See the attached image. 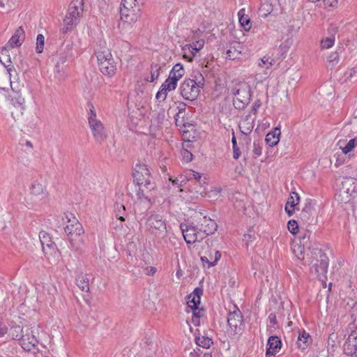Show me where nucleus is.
Wrapping results in <instances>:
<instances>
[{
  "label": "nucleus",
  "instance_id": "obj_1",
  "mask_svg": "<svg viewBox=\"0 0 357 357\" xmlns=\"http://www.w3.org/2000/svg\"><path fill=\"white\" fill-rule=\"evenodd\" d=\"M66 218L67 225L64 227V231L68 237L70 248L76 252H81L84 245L83 227L73 214H66Z\"/></svg>",
  "mask_w": 357,
  "mask_h": 357
},
{
  "label": "nucleus",
  "instance_id": "obj_2",
  "mask_svg": "<svg viewBox=\"0 0 357 357\" xmlns=\"http://www.w3.org/2000/svg\"><path fill=\"white\" fill-rule=\"evenodd\" d=\"M83 7V0H73L70 3L61 29L63 34L71 31L77 25L82 15Z\"/></svg>",
  "mask_w": 357,
  "mask_h": 357
},
{
  "label": "nucleus",
  "instance_id": "obj_3",
  "mask_svg": "<svg viewBox=\"0 0 357 357\" xmlns=\"http://www.w3.org/2000/svg\"><path fill=\"white\" fill-rule=\"evenodd\" d=\"M234 95L233 105L237 109H243L250 102L251 98V89L249 84L245 82H239L232 90Z\"/></svg>",
  "mask_w": 357,
  "mask_h": 357
},
{
  "label": "nucleus",
  "instance_id": "obj_4",
  "mask_svg": "<svg viewBox=\"0 0 357 357\" xmlns=\"http://www.w3.org/2000/svg\"><path fill=\"white\" fill-rule=\"evenodd\" d=\"M96 54L101 73L112 77L116 73V67L110 51L107 48H104L102 50H98Z\"/></svg>",
  "mask_w": 357,
  "mask_h": 357
},
{
  "label": "nucleus",
  "instance_id": "obj_5",
  "mask_svg": "<svg viewBox=\"0 0 357 357\" xmlns=\"http://www.w3.org/2000/svg\"><path fill=\"white\" fill-rule=\"evenodd\" d=\"M314 259L312 260V269H314L317 276L324 275L328 267V258L321 249H314Z\"/></svg>",
  "mask_w": 357,
  "mask_h": 357
},
{
  "label": "nucleus",
  "instance_id": "obj_6",
  "mask_svg": "<svg viewBox=\"0 0 357 357\" xmlns=\"http://www.w3.org/2000/svg\"><path fill=\"white\" fill-rule=\"evenodd\" d=\"M227 323L231 335H234L241 333L243 326L241 312L238 309L230 312L228 314Z\"/></svg>",
  "mask_w": 357,
  "mask_h": 357
},
{
  "label": "nucleus",
  "instance_id": "obj_7",
  "mask_svg": "<svg viewBox=\"0 0 357 357\" xmlns=\"http://www.w3.org/2000/svg\"><path fill=\"white\" fill-rule=\"evenodd\" d=\"M147 224L153 234L161 235L162 237L166 236V223L160 215L156 214L151 215L147 220Z\"/></svg>",
  "mask_w": 357,
  "mask_h": 357
},
{
  "label": "nucleus",
  "instance_id": "obj_8",
  "mask_svg": "<svg viewBox=\"0 0 357 357\" xmlns=\"http://www.w3.org/2000/svg\"><path fill=\"white\" fill-rule=\"evenodd\" d=\"M180 93L182 97L188 100H195L199 94L200 89L192 81L185 79L180 86Z\"/></svg>",
  "mask_w": 357,
  "mask_h": 357
},
{
  "label": "nucleus",
  "instance_id": "obj_9",
  "mask_svg": "<svg viewBox=\"0 0 357 357\" xmlns=\"http://www.w3.org/2000/svg\"><path fill=\"white\" fill-rule=\"evenodd\" d=\"M38 344L36 336L35 329L28 328L24 331L21 340V344L24 349L30 351Z\"/></svg>",
  "mask_w": 357,
  "mask_h": 357
},
{
  "label": "nucleus",
  "instance_id": "obj_10",
  "mask_svg": "<svg viewBox=\"0 0 357 357\" xmlns=\"http://www.w3.org/2000/svg\"><path fill=\"white\" fill-rule=\"evenodd\" d=\"M39 238L43 248V251L47 257L56 254L57 248L56 244L52 241L49 234L42 231L39 233Z\"/></svg>",
  "mask_w": 357,
  "mask_h": 357
},
{
  "label": "nucleus",
  "instance_id": "obj_11",
  "mask_svg": "<svg viewBox=\"0 0 357 357\" xmlns=\"http://www.w3.org/2000/svg\"><path fill=\"white\" fill-rule=\"evenodd\" d=\"M89 123L96 142L101 143L106 137L107 134L101 121L96 118H89Z\"/></svg>",
  "mask_w": 357,
  "mask_h": 357
},
{
  "label": "nucleus",
  "instance_id": "obj_12",
  "mask_svg": "<svg viewBox=\"0 0 357 357\" xmlns=\"http://www.w3.org/2000/svg\"><path fill=\"white\" fill-rule=\"evenodd\" d=\"M121 21L122 23L132 24L137 22L140 15V8H121Z\"/></svg>",
  "mask_w": 357,
  "mask_h": 357
},
{
  "label": "nucleus",
  "instance_id": "obj_13",
  "mask_svg": "<svg viewBox=\"0 0 357 357\" xmlns=\"http://www.w3.org/2000/svg\"><path fill=\"white\" fill-rule=\"evenodd\" d=\"M180 228L186 243L192 244L197 241L198 233L197 231V227L192 225L181 223Z\"/></svg>",
  "mask_w": 357,
  "mask_h": 357
},
{
  "label": "nucleus",
  "instance_id": "obj_14",
  "mask_svg": "<svg viewBox=\"0 0 357 357\" xmlns=\"http://www.w3.org/2000/svg\"><path fill=\"white\" fill-rule=\"evenodd\" d=\"M344 353L357 357V326L349 335L343 346Z\"/></svg>",
  "mask_w": 357,
  "mask_h": 357
},
{
  "label": "nucleus",
  "instance_id": "obj_15",
  "mask_svg": "<svg viewBox=\"0 0 357 357\" xmlns=\"http://www.w3.org/2000/svg\"><path fill=\"white\" fill-rule=\"evenodd\" d=\"M151 175L150 171L144 164L137 165L133 172L134 181L137 185H142L143 181Z\"/></svg>",
  "mask_w": 357,
  "mask_h": 357
},
{
  "label": "nucleus",
  "instance_id": "obj_16",
  "mask_svg": "<svg viewBox=\"0 0 357 357\" xmlns=\"http://www.w3.org/2000/svg\"><path fill=\"white\" fill-rule=\"evenodd\" d=\"M66 57L64 56H60L57 61L54 70V77L59 81L64 80L68 76L67 68L68 66L66 64Z\"/></svg>",
  "mask_w": 357,
  "mask_h": 357
},
{
  "label": "nucleus",
  "instance_id": "obj_17",
  "mask_svg": "<svg viewBox=\"0 0 357 357\" xmlns=\"http://www.w3.org/2000/svg\"><path fill=\"white\" fill-rule=\"evenodd\" d=\"M197 227H199V231H203L207 235L213 234L218 228L216 222L206 216H204L198 222Z\"/></svg>",
  "mask_w": 357,
  "mask_h": 357
},
{
  "label": "nucleus",
  "instance_id": "obj_18",
  "mask_svg": "<svg viewBox=\"0 0 357 357\" xmlns=\"http://www.w3.org/2000/svg\"><path fill=\"white\" fill-rule=\"evenodd\" d=\"M255 119L251 117L250 114L243 116L239 123L238 128L243 135H249L254 128Z\"/></svg>",
  "mask_w": 357,
  "mask_h": 357
},
{
  "label": "nucleus",
  "instance_id": "obj_19",
  "mask_svg": "<svg viewBox=\"0 0 357 357\" xmlns=\"http://www.w3.org/2000/svg\"><path fill=\"white\" fill-rule=\"evenodd\" d=\"M281 340L278 336H271L267 342L266 356H275L281 349Z\"/></svg>",
  "mask_w": 357,
  "mask_h": 357
},
{
  "label": "nucleus",
  "instance_id": "obj_20",
  "mask_svg": "<svg viewBox=\"0 0 357 357\" xmlns=\"http://www.w3.org/2000/svg\"><path fill=\"white\" fill-rule=\"evenodd\" d=\"M343 193L353 196L357 192V180L352 177L344 178L342 182V190Z\"/></svg>",
  "mask_w": 357,
  "mask_h": 357
},
{
  "label": "nucleus",
  "instance_id": "obj_21",
  "mask_svg": "<svg viewBox=\"0 0 357 357\" xmlns=\"http://www.w3.org/2000/svg\"><path fill=\"white\" fill-rule=\"evenodd\" d=\"M11 102L13 105L19 109V112L15 116L13 112H11L12 116L15 119L16 118H19L23 114V110L24 109V98L18 93V92H14L13 95L11 96Z\"/></svg>",
  "mask_w": 357,
  "mask_h": 357
},
{
  "label": "nucleus",
  "instance_id": "obj_22",
  "mask_svg": "<svg viewBox=\"0 0 357 357\" xmlns=\"http://www.w3.org/2000/svg\"><path fill=\"white\" fill-rule=\"evenodd\" d=\"M221 257V253L218 250H214V255L210 251L207 255L201 256V261L203 266L210 268L216 265Z\"/></svg>",
  "mask_w": 357,
  "mask_h": 357
},
{
  "label": "nucleus",
  "instance_id": "obj_23",
  "mask_svg": "<svg viewBox=\"0 0 357 357\" xmlns=\"http://www.w3.org/2000/svg\"><path fill=\"white\" fill-rule=\"evenodd\" d=\"M25 39V32L22 26L18 27L8 41L9 47L13 48L22 45Z\"/></svg>",
  "mask_w": 357,
  "mask_h": 357
},
{
  "label": "nucleus",
  "instance_id": "obj_24",
  "mask_svg": "<svg viewBox=\"0 0 357 357\" xmlns=\"http://www.w3.org/2000/svg\"><path fill=\"white\" fill-rule=\"evenodd\" d=\"M300 200V197L296 192H291L290 194L289 197L288 198L287 202L285 205V211L288 214L289 216H291L296 206L298 205Z\"/></svg>",
  "mask_w": 357,
  "mask_h": 357
},
{
  "label": "nucleus",
  "instance_id": "obj_25",
  "mask_svg": "<svg viewBox=\"0 0 357 357\" xmlns=\"http://www.w3.org/2000/svg\"><path fill=\"white\" fill-rule=\"evenodd\" d=\"M241 53V46L236 42L230 44L226 51V58L230 60L238 59Z\"/></svg>",
  "mask_w": 357,
  "mask_h": 357
},
{
  "label": "nucleus",
  "instance_id": "obj_26",
  "mask_svg": "<svg viewBox=\"0 0 357 357\" xmlns=\"http://www.w3.org/2000/svg\"><path fill=\"white\" fill-rule=\"evenodd\" d=\"M313 206L311 203H307L300 213L301 219L303 222L310 224L313 220Z\"/></svg>",
  "mask_w": 357,
  "mask_h": 357
},
{
  "label": "nucleus",
  "instance_id": "obj_27",
  "mask_svg": "<svg viewBox=\"0 0 357 357\" xmlns=\"http://www.w3.org/2000/svg\"><path fill=\"white\" fill-rule=\"evenodd\" d=\"M280 130L278 128H274L273 130L269 132L266 136L265 141L268 145L270 146H274L279 142L280 135Z\"/></svg>",
  "mask_w": 357,
  "mask_h": 357
},
{
  "label": "nucleus",
  "instance_id": "obj_28",
  "mask_svg": "<svg viewBox=\"0 0 357 357\" xmlns=\"http://www.w3.org/2000/svg\"><path fill=\"white\" fill-rule=\"evenodd\" d=\"M185 74V70L183 68V66L181 63H178L175 64L172 69L169 72V77L172 78V79H175L176 82H178V81L183 77V76Z\"/></svg>",
  "mask_w": 357,
  "mask_h": 357
},
{
  "label": "nucleus",
  "instance_id": "obj_29",
  "mask_svg": "<svg viewBox=\"0 0 357 357\" xmlns=\"http://www.w3.org/2000/svg\"><path fill=\"white\" fill-rule=\"evenodd\" d=\"M311 337L308 333L305 331L300 332L296 342L298 347L302 350L305 349L310 344Z\"/></svg>",
  "mask_w": 357,
  "mask_h": 357
},
{
  "label": "nucleus",
  "instance_id": "obj_30",
  "mask_svg": "<svg viewBox=\"0 0 357 357\" xmlns=\"http://www.w3.org/2000/svg\"><path fill=\"white\" fill-rule=\"evenodd\" d=\"M77 287L84 292H89L90 289L89 279L87 275L80 274L76 279Z\"/></svg>",
  "mask_w": 357,
  "mask_h": 357
},
{
  "label": "nucleus",
  "instance_id": "obj_31",
  "mask_svg": "<svg viewBox=\"0 0 357 357\" xmlns=\"http://www.w3.org/2000/svg\"><path fill=\"white\" fill-rule=\"evenodd\" d=\"M344 142V140H339L337 142V145L344 154L350 153L357 145V140L356 138L350 139L344 146H343Z\"/></svg>",
  "mask_w": 357,
  "mask_h": 357
},
{
  "label": "nucleus",
  "instance_id": "obj_32",
  "mask_svg": "<svg viewBox=\"0 0 357 357\" xmlns=\"http://www.w3.org/2000/svg\"><path fill=\"white\" fill-rule=\"evenodd\" d=\"M193 82V83L200 89L204 86L205 80L202 74L198 71L194 72L192 75V78L188 79Z\"/></svg>",
  "mask_w": 357,
  "mask_h": 357
},
{
  "label": "nucleus",
  "instance_id": "obj_33",
  "mask_svg": "<svg viewBox=\"0 0 357 357\" xmlns=\"http://www.w3.org/2000/svg\"><path fill=\"white\" fill-rule=\"evenodd\" d=\"M238 15L241 25L245 30H249L250 28L249 26L250 20L248 16L245 15V9L243 8L240 10L238 13Z\"/></svg>",
  "mask_w": 357,
  "mask_h": 357
},
{
  "label": "nucleus",
  "instance_id": "obj_34",
  "mask_svg": "<svg viewBox=\"0 0 357 357\" xmlns=\"http://www.w3.org/2000/svg\"><path fill=\"white\" fill-rule=\"evenodd\" d=\"M24 331H23V328L20 326H15L10 328L9 332V335L13 339V340H22V337Z\"/></svg>",
  "mask_w": 357,
  "mask_h": 357
},
{
  "label": "nucleus",
  "instance_id": "obj_35",
  "mask_svg": "<svg viewBox=\"0 0 357 357\" xmlns=\"http://www.w3.org/2000/svg\"><path fill=\"white\" fill-rule=\"evenodd\" d=\"M196 344L205 349H208L211 344H213V341L211 338L205 336L197 337L195 338Z\"/></svg>",
  "mask_w": 357,
  "mask_h": 357
},
{
  "label": "nucleus",
  "instance_id": "obj_36",
  "mask_svg": "<svg viewBox=\"0 0 357 357\" xmlns=\"http://www.w3.org/2000/svg\"><path fill=\"white\" fill-rule=\"evenodd\" d=\"M160 66L158 64H152L151 66V77L148 79H146V81L149 82H153L155 80H156L159 75H160Z\"/></svg>",
  "mask_w": 357,
  "mask_h": 357
},
{
  "label": "nucleus",
  "instance_id": "obj_37",
  "mask_svg": "<svg viewBox=\"0 0 357 357\" xmlns=\"http://www.w3.org/2000/svg\"><path fill=\"white\" fill-rule=\"evenodd\" d=\"M275 60L269 56H264L258 61V66L262 68L269 69L275 63Z\"/></svg>",
  "mask_w": 357,
  "mask_h": 357
},
{
  "label": "nucleus",
  "instance_id": "obj_38",
  "mask_svg": "<svg viewBox=\"0 0 357 357\" xmlns=\"http://www.w3.org/2000/svg\"><path fill=\"white\" fill-rule=\"evenodd\" d=\"M31 193L33 195H41L43 194V190H44V188H43V185L37 182V181H34L33 182V183L31 184Z\"/></svg>",
  "mask_w": 357,
  "mask_h": 357
},
{
  "label": "nucleus",
  "instance_id": "obj_39",
  "mask_svg": "<svg viewBox=\"0 0 357 357\" xmlns=\"http://www.w3.org/2000/svg\"><path fill=\"white\" fill-rule=\"evenodd\" d=\"M125 211H126V208H125L124 205L119 204V203H116V204H115L116 217L121 221H125V218L123 216Z\"/></svg>",
  "mask_w": 357,
  "mask_h": 357
},
{
  "label": "nucleus",
  "instance_id": "obj_40",
  "mask_svg": "<svg viewBox=\"0 0 357 357\" xmlns=\"http://www.w3.org/2000/svg\"><path fill=\"white\" fill-rule=\"evenodd\" d=\"M45 46V37L43 34H38L36 38V51L37 53H42Z\"/></svg>",
  "mask_w": 357,
  "mask_h": 357
},
{
  "label": "nucleus",
  "instance_id": "obj_41",
  "mask_svg": "<svg viewBox=\"0 0 357 357\" xmlns=\"http://www.w3.org/2000/svg\"><path fill=\"white\" fill-rule=\"evenodd\" d=\"M199 303L200 298L190 294L188 296V306L193 310H196L197 309V305Z\"/></svg>",
  "mask_w": 357,
  "mask_h": 357
},
{
  "label": "nucleus",
  "instance_id": "obj_42",
  "mask_svg": "<svg viewBox=\"0 0 357 357\" xmlns=\"http://www.w3.org/2000/svg\"><path fill=\"white\" fill-rule=\"evenodd\" d=\"M169 91L168 89H166L165 86L161 85L159 91L156 93L155 98L159 101H164L167 98V93Z\"/></svg>",
  "mask_w": 357,
  "mask_h": 357
},
{
  "label": "nucleus",
  "instance_id": "obj_43",
  "mask_svg": "<svg viewBox=\"0 0 357 357\" xmlns=\"http://www.w3.org/2000/svg\"><path fill=\"white\" fill-rule=\"evenodd\" d=\"M232 139H231V143H232V148H233V158L236 160L238 159L241 155V151L237 145L236 139L234 135V132H232Z\"/></svg>",
  "mask_w": 357,
  "mask_h": 357
},
{
  "label": "nucleus",
  "instance_id": "obj_44",
  "mask_svg": "<svg viewBox=\"0 0 357 357\" xmlns=\"http://www.w3.org/2000/svg\"><path fill=\"white\" fill-rule=\"evenodd\" d=\"M141 0H122V6L124 8H140Z\"/></svg>",
  "mask_w": 357,
  "mask_h": 357
},
{
  "label": "nucleus",
  "instance_id": "obj_45",
  "mask_svg": "<svg viewBox=\"0 0 357 357\" xmlns=\"http://www.w3.org/2000/svg\"><path fill=\"white\" fill-rule=\"evenodd\" d=\"M334 42H335L334 36L326 38L325 39H323L321 41V47L322 49L331 48L334 45Z\"/></svg>",
  "mask_w": 357,
  "mask_h": 357
},
{
  "label": "nucleus",
  "instance_id": "obj_46",
  "mask_svg": "<svg viewBox=\"0 0 357 357\" xmlns=\"http://www.w3.org/2000/svg\"><path fill=\"white\" fill-rule=\"evenodd\" d=\"M142 188L149 192L155 188V184L153 182L152 177L150 175L149 178H146V181H143Z\"/></svg>",
  "mask_w": 357,
  "mask_h": 357
},
{
  "label": "nucleus",
  "instance_id": "obj_47",
  "mask_svg": "<svg viewBox=\"0 0 357 357\" xmlns=\"http://www.w3.org/2000/svg\"><path fill=\"white\" fill-rule=\"evenodd\" d=\"M142 188L149 192L155 188V184L153 182L152 177L150 175L149 178H146V181H143Z\"/></svg>",
  "mask_w": 357,
  "mask_h": 357
},
{
  "label": "nucleus",
  "instance_id": "obj_48",
  "mask_svg": "<svg viewBox=\"0 0 357 357\" xmlns=\"http://www.w3.org/2000/svg\"><path fill=\"white\" fill-rule=\"evenodd\" d=\"M344 76L346 79H349V81L357 79V66L347 70L345 73Z\"/></svg>",
  "mask_w": 357,
  "mask_h": 357
},
{
  "label": "nucleus",
  "instance_id": "obj_49",
  "mask_svg": "<svg viewBox=\"0 0 357 357\" xmlns=\"http://www.w3.org/2000/svg\"><path fill=\"white\" fill-rule=\"evenodd\" d=\"M162 86H165L166 89H168L169 91H174L177 86V82H175V79H172L169 77L162 83Z\"/></svg>",
  "mask_w": 357,
  "mask_h": 357
},
{
  "label": "nucleus",
  "instance_id": "obj_50",
  "mask_svg": "<svg viewBox=\"0 0 357 357\" xmlns=\"http://www.w3.org/2000/svg\"><path fill=\"white\" fill-rule=\"evenodd\" d=\"M204 45V40L203 39L198 40L195 42H193L192 44H190V48L192 52L195 51L198 52L200 50Z\"/></svg>",
  "mask_w": 357,
  "mask_h": 357
},
{
  "label": "nucleus",
  "instance_id": "obj_51",
  "mask_svg": "<svg viewBox=\"0 0 357 357\" xmlns=\"http://www.w3.org/2000/svg\"><path fill=\"white\" fill-rule=\"evenodd\" d=\"M287 227L289 231L293 234H295L298 232V222L294 220H291L288 222Z\"/></svg>",
  "mask_w": 357,
  "mask_h": 357
},
{
  "label": "nucleus",
  "instance_id": "obj_52",
  "mask_svg": "<svg viewBox=\"0 0 357 357\" xmlns=\"http://www.w3.org/2000/svg\"><path fill=\"white\" fill-rule=\"evenodd\" d=\"M0 61L2 63V64H3V66L6 67V70H7V72L9 74V78H10V86L12 88L13 90V82L12 81V76H13V73H16V70L14 68V66L13 65H6L4 63H3L1 61V60L0 59Z\"/></svg>",
  "mask_w": 357,
  "mask_h": 357
},
{
  "label": "nucleus",
  "instance_id": "obj_53",
  "mask_svg": "<svg viewBox=\"0 0 357 357\" xmlns=\"http://www.w3.org/2000/svg\"><path fill=\"white\" fill-rule=\"evenodd\" d=\"M139 189L137 192V197L138 199H148V195H146L148 191L142 188V185H138Z\"/></svg>",
  "mask_w": 357,
  "mask_h": 357
},
{
  "label": "nucleus",
  "instance_id": "obj_54",
  "mask_svg": "<svg viewBox=\"0 0 357 357\" xmlns=\"http://www.w3.org/2000/svg\"><path fill=\"white\" fill-rule=\"evenodd\" d=\"M310 233L309 231H305L303 235L300 236L299 238L301 240V243L303 244V247L307 246L310 240Z\"/></svg>",
  "mask_w": 357,
  "mask_h": 357
},
{
  "label": "nucleus",
  "instance_id": "obj_55",
  "mask_svg": "<svg viewBox=\"0 0 357 357\" xmlns=\"http://www.w3.org/2000/svg\"><path fill=\"white\" fill-rule=\"evenodd\" d=\"M296 246L295 245L293 248V252H294L295 255L299 260L304 259V254L303 252V249L301 246H297V250H296Z\"/></svg>",
  "mask_w": 357,
  "mask_h": 357
},
{
  "label": "nucleus",
  "instance_id": "obj_56",
  "mask_svg": "<svg viewBox=\"0 0 357 357\" xmlns=\"http://www.w3.org/2000/svg\"><path fill=\"white\" fill-rule=\"evenodd\" d=\"M222 191V188H214L213 189H212L211 190H210L208 192V197L210 198H215V197H217L218 196H219V195L220 194Z\"/></svg>",
  "mask_w": 357,
  "mask_h": 357
},
{
  "label": "nucleus",
  "instance_id": "obj_57",
  "mask_svg": "<svg viewBox=\"0 0 357 357\" xmlns=\"http://www.w3.org/2000/svg\"><path fill=\"white\" fill-rule=\"evenodd\" d=\"M182 155H183V160L187 162H188L192 160V154L187 149H184L182 151Z\"/></svg>",
  "mask_w": 357,
  "mask_h": 357
},
{
  "label": "nucleus",
  "instance_id": "obj_58",
  "mask_svg": "<svg viewBox=\"0 0 357 357\" xmlns=\"http://www.w3.org/2000/svg\"><path fill=\"white\" fill-rule=\"evenodd\" d=\"M254 149H253V153L255 156H259L261 155L262 153V148L259 145V143H257L256 142H254Z\"/></svg>",
  "mask_w": 357,
  "mask_h": 357
},
{
  "label": "nucleus",
  "instance_id": "obj_59",
  "mask_svg": "<svg viewBox=\"0 0 357 357\" xmlns=\"http://www.w3.org/2000/svg\"><path fill=\"white\" fill-rule=\"evenodd\" d=\"M261 101L259 100H257L254 102L250 113L256 114L259 109V108L261 107Z\"/></svg>",
  "mask_w": 357,
  "mask_h": 357
},
{
  "label": "nucleus",
  "instance_id": "obj_60",
  "mask_svg": "<svg viewBox=\"0 0 357 357\" xmlns=\"http://www.w3.org/2000/svg\"><path fill=\"white\" fill-rule=\"evenodd\" d=\"M326 8H334L337 4V0H323Z\"/></svg>",
  "mask_w": 357,
  "mask_h": 357
},
{
  "label": "nucleus",
  "instance_id": "obj_61",
  "mask_svg": "<svg viewBox=\"0 0 357 357\" xmlns=\"http://www.w3.org/2000/svg\"><path fill=\"white\" fill-rule=\"evenodd\" d=\"M201 315H197L196 310H193V316L192 317V321L195 326L199 325V318Z\"/></svg>",
  "mask_w": 357,
  "mask_h": 357
},
{
  "label": "nucleus",
  "instance_id": "obj_62",
  "mask_svg": "<svg viewBox=\"0 0 357 357\" xmlns=\"http://www.w3.org/2000/svg\"><path fill=\"white\" fill-rule=\"evenodd\" d=\"M192 178L199 181L201 178V175L200 174L192 171L191 173H190L188 180H191Z\"/></svg>",
  "mask_w": 357,
  "mask_h": 357
},
{
  "label": "nucleus",
  "instance_id": "obj_63",
  "mask_svg": "<svg viewBox=\"0 0 357 357\" xmlns=\"http://www.w3.org/2000/svg\"><path fill=\"white\" fill-rule=\"evenodd\" d=\"M254 239V236L252 234H247L243 236V241H245L246 245H248L249 242H252Z\"/></svg>",
  "mask_w": 357,
  "mask_h": 357
},
{
  "label": "nucleus",
  "instance_id": "obj_64",
  "mask_svg": "<svg viewBox=\"0 0 357 357\" xmlns=\"http://www.w3.org/2000/svg\"><path fill=\"white\" fill-rule=\"evenodd\" d=\"M177 108L178 109V113L176 115L178 116L179 114L182 113L183 112H185V108H186V105H185V103H184L183 102H179Z\"/></svg>",
  "mask_w": 357,
  "mask_h": 357
}]
</instances>
